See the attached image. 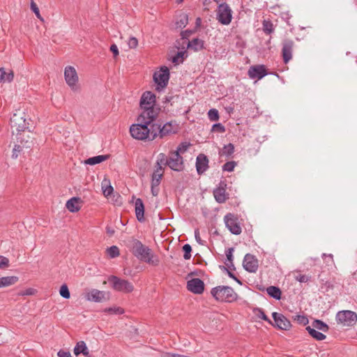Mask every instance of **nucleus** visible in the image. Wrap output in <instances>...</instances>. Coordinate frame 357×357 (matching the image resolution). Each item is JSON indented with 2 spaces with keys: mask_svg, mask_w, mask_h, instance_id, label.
Wrapping results in <instances>:
<instances>
[{
  "mask_svg": "<svg viewBox=\"0 0 357 357\" xmlns=\"http://www.w3.org/2000/svg\"><path fill=\"white\" fill-rule=\"evenodd\" d=\"M131 251L138 259L150 265L156 266L160 263L159 258L153 254L151 249L137 239L132 241Z\"/></svg>",
  "mask_w": 357,
  "mask_h": 357,
  "instance_id": "nucleus-1",
  "label": "nucleus"
},
{
  "mask_svg": "<svg viewBox=\"0 0 357 357\" xmlns=\"http://www.w3.org/2000/svg\"><path fill=\"white\" fill-rule=\"evenodd\" d=\"M208 119L212 121H218L219 119V113L216 109H211L208 112Z\"/></svg>",
  "mask_w": 357,
  "mask_h": 357,
  "instance_id": "nucleus-45",
  "label": "nucleus"
},
{
  "mask_svg": "<svg viewBox=\"0 0 357 357\" xmlns=\"http://www.w3.org/2000/svg\"><path fill=\"white\" fill-rule=\"evenodd\" d=\"M128 45L130 48L134 49L138 45V40L135 37H130L129 38Z\"/></svg>",
  "mask_w": 357,
  "mask_h": 357,
  "instance_id": "nucleus-53",
  "label": "nucleus"
},
{
  "mask_svg": "<svg viewBox=\"0 0 357 357\" xmlns=\"http://www.w3.org/2000/svg\"><path fill=\"white\" fill-rule=\"evenodd\" d=\"M294 42L290 39L282 41V56L284 63H287L292 59Z\"/></svg>",
  "mask_w": 357,
  "mask_h": 357,
  "instance_id": "nucleus-14",
  "label": "nucleus"
},
{
  "mask_svg": "<svg viewBox=\"0 0 357 357\" xmlns=\"http://www.w3.org/2000/svg\"><path fill=\"white\" fill-rule=\"evenodd\" d=\"M192 31L190 30H185L184 31H182L181 33V38L183 39L188 38L192 34Z\"/></svg>",
  "mask_w": 357,
  "mask_h": 357,
  "instance_id": "nucleus-60",
  "label": "nucleus"
},
{
  "mask_svg": "<svg viewBox=\"0 0 357 357\" xmlns=\"http://www.w3.org/2000/svg\"><path fill=\"white\" fill-rule=\"evenodd\" d=\"M105 312L112 313V314H123L124 312V310L121 307H109L105 309Z\"/></svg>",
  "mask_w": 357,
  "mask_h": 357,
  "instance_id": "nucleus-51",
  "label": "nucleus"
},
{
  "mask_svg": "<svg viewBox=\"0 0 357 357\" xmlns=\"http://www.w3.org/2000/svg\"><path fill=\"white\" fill-rule=\"evenodd\" d=\"M64 77L68 85L74 90L78 81V76L75 69L72 66L66 67L64 71Z\"/></svg>",
  "mask_w": 357,
  "mask_h": 357,
  "instance_id": "nucleus-16",
  "label": "nucleus"
},
{
  "mask_svg": "<svg viewBox=\"0 0 357 357\" xmlns=\"http://www.w3.org/2000/svg\"><path fill=\"white\" fill-rule=\"evenodd\" d=\"M275 324L272 326L281 330L288 331L291 328V324L290 321L286 318L282 314L274 312L272 313Z\"/></svg>",
  "mask_w": 357,
  "mask_h": 357,
  "instance_id": "nucleus-13",
  "label": "nucleus"
},
{
  "mask_svg": "<svg viewBox=\"0 0 357 357\" xmlns=\"http://www.w3.org/2000/svg\"><path fill=\"white\" fill-rule=\"evenodd\" d=\"M74 354L76 356L82 354L84 356L89 357L88 347L84 341H79L77 343L74 348Z\"/></svg>",
  "mask_w": 357,
  "mask_h": 357,
  "instance_id": "nucleus-26",
  "label": "nucleus"
},
{
  "mask_svg": "<svg viewBox=\"0 0 357 357\" xmlns=\"http://www.w3.org/2000/svg\"><path fill=\"white\" fill-rule=\"evenodd\" d=\"M156 165L168 166L176 172H181L184 169L183 159L178 152H170L167 157L165 153H160L158 156Z\"/></svg>",
  "mask_w": 357,
  "mask_h": 357,
  "instance_id": "nucleus-3",
  "label": "nucleus"
},
{
  "mask_svg": "<svg viewBox=\"0 0 357 357\" xmlns=\"http://www.w3.org/2000/svg\"><path fill=\"white\" fill-rule=\"evenodd\" d=\"M14 74L12 70L6 73L3 68H0V82H10L13 80Z\"/></svg>",
  "mask_w": 357,
  "mask_h": 357,
  "instance_id": "nucleus-31",
  "label": "nucleus"
},
{
  "mask_svg": "<svg viewBox=\"0 0 357 357\" xmlns=\"http://www.w3.org/2000/svg\"><path fill=\"white\" fill-rule=\"evenodd\" d=\"M84 298L89 301L100 303L105 300V292L93 289L85 293Z\"/></svg>",
  "mask_w": 357,
  "mask_h": 357,
  "instance_id": "nucleus-20",
  "label": "nucleus"
},
{
  "mask_svg": "<svg viewBox=\"0 0 357 357\" xmlns=\"http://www.w3.org/2000/svg\"><path fill=\"white\" fill-rule=\"evenodd\" d=\"M31 9L40 20L43 21V18L40 14L39 8L33 0L31 1Z\"/></svg>",
  "mask_w": 357,
  "mask_h": 357,
  "instance_id": "nucleus-47",
  "label": "nucleus"
},
{
  "mask_svg": "<svg viewBox=\"0 0 357 357\" xmlns=\"http://www.w3.org/2000/svg\"><path fill=\"white\" fill-rule=\"evenodd\" d=\"M336 319L344 326H351L357 321V314L350 310L340 311L336 314Z\"/></svg>",
  "mask_w": 357,
  "mask_h": 357,
  "instance_id": "nucleus-10",
  "label": "nucleus"
},
{
  "mask_svg": "<svg viewBox=\"0 0 357 357\" xmlns=\"http://www.w3.org/2000/svg\"><path fill=\"white\" fill-rule=\"evenodd\" d=\"M266 68L264 65H255L250 67L248 75L251 79H261L267 75Z\"/></svg>",
  "mask_w": 357,
  "mask_h": 357,
  "instance_id": "nucleus-18",
  "label": "nucleus"
},
{
  "mask_svg": "<svg viewBox=\"0 0 357 357\" xmlns=\"http://www.w3.org/2000/svg\"><path fill=\"white\" fill-rule=\"evenodd\" d=\"M190 146V144L189 142H182L178 145L174 152H178V154L183 153L188 150Z\"/></svg>",
  "mask_w": 357,
  "mask_h": 357,
  "instance_id": "nucleus-46",
  "label": "nucleus"
},
{
  "mask_svg": "<svg viewBox=\"0 0 357 357\" xmlns=\"http://www.w3.org/2000/svg\"><path fill=\"white\" fill-rule=\"evenodd\" d=\"M195 238H196V241L199 243V244H202V242H201V238L199 236V230L197 229L195 230Z\"/></svg>",
  "mask_w": 357,
  "mask_h": 357,
  "instance_id": "nucleus-62",
  "label": "nucleus"
},
{
  "mask_svg": "<svg viewBox=\"0 0 357 357\" xmlns=\"http://www.w3.org/2000/svg\"><path fill=\"white\" fill-rule=\"evenodd\" d=\"M155 103V95L151 91H145L143 93L140 99V107L154 108Z\"/></svg>",
  "mask_w": 357,
  "mask_h": 357,
  "instance_id": "nucleus-19",
  "label": "nucleus"
},
{
  "mask_svg": "<svg viewBox=\"0 0 357 357\" xmlns=\"http://www.w3.org/2000/svg\"><path fill=\"white\" fill-rule=\"evenodd\" d=\"M81 204L82 200L79 197H72L67 201L66 206L69 211L75 213L81 208Z\"/></svg>",
  "mask_w": 357,
  "mask_h": 357,
  "instance_id": "nucleus-22",
  "label": "nucleus"
},
{
  "mask_svg": "<svg viewBox=\"0 0 357 357\" xmlns=\"http://www.w3.org/2000/svg\"><path fill=\"white\" fill-rule=\"evenodd\" d=\"M212 296L220 302L232 303L238 298V294L229 286H217L211 291Z\"/></svg>",
  "mask_w": 357,
  "mask_h": 357,
  "instance_id": "nucleus-4",
  "label": "nucleus"
},
{
  "mask_svg": "<svg viewBox=\"0 0 357 357\" xmlns=\"http://www.w3.org/2000/svg\"><path fill=\"white\" fill-rule=\"evenodd\" d=\"M22 151V146L20 144L15 145L13 149L12 158L14 159L17 158L19 153Z\"/></svg>",
  "mask_w": 357,
  "mask_h": 357,
  "instance_id": "nucleus-50",
  "label": "nucleus"
},
{
  "mask_svg": "<svg viewBox=\"0 0 357 357\" xmlns=\"http://www.w3.org/2000/svg\"><path fill=\"white\" fill-rule=\"evenodd\" d=\"M224 221L227 228L231 234L238 235L241 233V227L238 222V218L236 215L231 213H227L224 217Z\"/></svg>",
  "mask_w": 357,
  "mask_h": 357,
  "instance_id": "nucleus-11",
  "label": "nucleus"
},
{
  "mask_svg": "<svg viewBox=\"0 0 357 357\" xmlns=\"http://www.w3.org/2000/svg\"><path fill=\"white\" fill-rule=\"evenodd\" d=\"M236 166V162L235 161H229L223 165L222 170L225 172H231L234 171Z\"/></svg>",
  "mask_w": 357,
  "mask_h": 357,
  "instance_id": "nucleus-43",
  "label": "nucleus"
},
{
  "mask_svg": "<svg viewBox=\"0 0 357 357\" xmlns=\"http://www.w3.org/2000/svg\"><path fill=\"white\" fill-rule=\"evenodd\" d=\"M10 121L11 128L13 129V134H15L17 135V140L20 141L21 144H23L24 140L21 137V132L29 129L26 119L24 116L21 114H14L10 118Z\"/></svg>",
  "mask_w": 357,
  "mask_h": 357,
  "instance_id": "nucleus-5",
  "label": "nucleus"
},
{
  "mask_svg": "<svg viewBox=\"0 0 357 357\" xmlns=\"http://www.w3.org/2000/svg\"><path fill=\"white\" fill-rule=\"evenodd\" d=\"M107 252L111 258H114L119 255V249L117 246L112 245L107 248Z\"/></svg>",
  "mask_w": 357,
  "mask_h": 357,
  "instance_id": "nucleus-39",
  "label": "nucleus"
},
{
  "mask_svg": "<svg viewBox=\"0 0 357 357\" xmlns=\"http://www.w3.org/2000/svg\"><path fill=\"white\" fill-rule=\"evenodd\" d=\"M24 144L26 145V148L29 149L31 147V142H29L28 140H26L24 142Z\"/></svg>",
  "mask_w": 357,
  "mask_h": 357,
  "instance_id": "nucleus-63",
  "label": "nucleus"
},
{
  "mask_svg": "<svg viewBox=\"0 0 357 357\" xmlns=\"http://www.w3.org/2000/svg\"><path fill=\"white\" fill-rule=\"evenodd\" d=\"M58 357H70V353L64 350H60L57 354Z\"/></svg>",
  "mask_w": 357,
  "mask_h": 357,
  "instance_id": "nucleus-59",
  "label": "nucleus"
},
{
  "mask_svg": "<svg viewBox=\"0 0 357 357\" xmlns=\"http://www.w3.org/2000/svg\"><path fill=\"white\" fill-rule=\"evenodd\" d=\"M19 280L17 276H6L0 278V288L11 286Z\"/></svg>",
  "mask_w": 357,
  "mask_h": 357,
  "instance_id": "nucleus-28",
  "label": "nucleus"
},
{
  "mask_svg": "<svg viewBox=\"0 0 357 357\" xmlns=\"http://www.w3.org/2000/svg\"><path fill=\"white\" fill-rule=\"evenodd\" d=\"M188 23V15L185 13L180 14L176 19L175 26L176 29H183L186 26Z\"/></svg>",
  "mask_w": 357,
  "mask_h": 357,
  "instance_id": "nucleus-30",
  "label": "nucleus"
},
{
  "mask_svg": "<svg viewBox=\"0 0 357 357\" xmlns=\"http://www.w3.org/2000/svg\"><path fill=\"white\" fill-rule=\"evenodd\" d=\"M244 268L250 273H255L258 269V259L251 254H246L243 261Z\"/></svg>",
  "mask_w": 357,
  "mask_h": 357,
  "instance_id": "nucleus-17",
  "label": "nucleus"
},
{
  "mask_svg": "<svg viewBox=\"0 0 357 357\" xmlns=\"http://www.w3.org/2000/svg\"><path fill=\"white\" fill-rule=\"evenodd\" d=\"M208 169V159L203 153L197 155L196 159V169L199 175L203 174Z\"/></svg>",
  "mask_w": 357,
  "mask_h": 357,
  "instance_id": "nucleus-21",
  "label": "nucleus"
},
{
  "mask_svg": "<svg viewBox=\"0 0 357 357\" xmlns=\"http://www.w3.org/2000/svg\"><path fill=\"white\" fill-rule=\"evenodd\" d=\"M157 168L152 174V185H159L163 176V167L162 165H156Z\"/></svg>",
  "mask_w": 357,
  "mask_h": 357,
  "instance_id": "nucleus-25",
  "label": "nucleus"
},
{
  "mask_svg": "<svg viewBox=\"0 0 357 357\" xmlns=\"http://www.w3.org/2000/svg\"><path fill=\"white\" fill-rule=\"evenodd\" d=\"M204 40L199 38H194L191 41H189L188 43V48L190 50H192L195 52H198L204 48Z\"/></svg>",
  "mask_w": 357,
  "mask_h": 357,
  "instance_id": "nucleus-27",
  "label": "nucleus"
},
{
  "mask_svg": "<svg viewBox=\"0 0 357 357\" xmlns=\"http://www.w3.org/2000/svg\"><path fill=\"white\" fill-rule=\"evenodd\" d=\"M306 330L308 331L309 334L316 339L317 340H323L326 338V335H324L322 333L319 332L313 328L312 326H308L306 327Z\"/></svg>",
  "mask_w": 357,
  "mask_h": 357,
  "instance_id": "nucleus-34",
  "label": "nucleus"
},
{
  "mask_svg": "<svg viewBox=\"0 0 357 357\" xmlns=\"http://www.w3.org/2000/svg\"><path fill=\"white\" fill-rule=\"evenodd\" d=\"M110 50L114 54V57L119 55V49L115 44L110 46Z\"/></svg>",
  "mask_w": 357,
  "mask_h": 357,
  "instance_id": "nucleus-58",
  "label": "nucleus"
},
{
  "mask_svg": "<svg viewBox=\"0 0 357 357\" xmlns=\"http://www.w3.org/2000/svg\"><path fill=\"white\" fill-rule=\"evenodd\" d=\"M109 158V155H100L89 158L84 161L86 165H94L107 160Z\"/></svg>",
  "mask_w": 357,
  "mask_h": 357,
  "instance_id": "nucleus-29",
  "label": "nucleus"
},
{
  "mask_svg": "<svg viewBox=\"0 0 357 357\" xmlns=\"http://www.w3.org/2000/svg\"><path fill=\"white\" fill-rule=\"evenodd\" d=\"M224 270H225L229 275V278L234 279L236 282H238L240 284H242L241 281L238 279L234 273H232L230 271H229L226 267L223 266Z\"/></svg>",
  "mask_w": 357,
  "mask_h": 357,
  "instance_id": "nucleus-55",
  "label": "nucleus"
},
{
  "mask_svg": "<svg viewBox=\"0 0 357 357\" xmlns=\"http://www.w3.org/2000/svg\"><path fill=\"white\" fill-rule=\"evenodd\" d=\"M294 320L296 321L299 324L305 326L308 324L309 321L306 316L297 314L293 317Z\"/></svg>",
  "mask_w": 357,
  "mask_h": 357,
  "instance_id": "nucleus-41",
  "label": "nucleus"
},
{
  "mask_svg": "<svg viewBox=\"0 0 357 357\" xmlns=\"http://www.w3.org/2000/svg\"><path fill=\"white\" fill-rule=\"evenodd\" d=\"M263 30L266 34H271L273 31V25L271 21L263 22Z\"/></svg>",
  "mask_w": 357,
  "mask_h": 357,
  "instance_id": "nucleus-38",
  "label": "nucleus"
},
{
  "mask_svg": "<svg viewBox=\"0 0 357 357\" xmlns=\"http://www.w3.org/2000/svg\"><path fill=\"white\" fill-rule=\"evenodd\" d=\"M130 135L135 139L142 141H153L156 138L153 124H148L139 122L134 123L130 127Z\"/></svg>",
  "mask_w": 357,
  "mask_h": 357,
  "instance_id": "nucleus-2",
  "label": "nucleus"
},
{
  "mask_svg": "<svg viewBox=\"0 0 357 357\" xmlns=\"http://www.w3.org/2000/svg\"><path fill=\"white\" fill-rule=\"evenodd\" d=\"M213 195L218 203H224L229 198L225 187L219 186L213 190Z\"/></svg>",
  "mask_w": 357,
  "mask_h": 357,
  "instance_id": "nucleus-23",
  "label": "nucleus"
},
{
  "mask_svg": "<svg viewBox=\"0 0 357 357\" xmlns=\"http://www.w3.org/2000/svg\"><path fill=\"white\" fill-rule=\"evenodd\" d=\"M234 152V146L231 143L225 145L220 151L219 154L220 156L230 157Z\"/></svg>",
  "mask_w": 357,
  "mask_h": 357,
  "instance_id": "nucleus-33",
  "label": "nucleus"
},
{
  "mask_svg": "<svg viewBox=\"0 0 357 357\" xmlns=\"http://www.w3.org/2000/svg\"><path fill=\"white\" fill-rule=\"evenodd\" d=\"M267 294L272 298L280 300L281 298L282 291L278 287L270 286L266 289Z\"/></svg>",
  "mask_w": 357,
  "mask_h": 357,
  "instance_id": "nucleus-32",
  "label": "nucleus"
},
{
  "mask_svg": "<svg viewBox=\"0 0 357 357\" xmlns=\"http://www.w3.org/2000/svg\"><path fill=\"white\" fill-rule=\"evenodd\" d=\"M253 312L259 319L264 320L268 324L273 325L272 321L266 315L264 311L261 308L255 307L253 310Z\"/></svg>",
  "mask_w": 357,
  "mask_h": 357,
  "instance_id": "nucleus-35",
  "label": "nucleus"
},
{
  "mask_svg": "<svg viewBox=\"0 0 357 357\" xmlns=\"http://www.w3.org/2000/svg\"><path fill=\"white\" fill-rule=\"evenodd\" d=\"M59 294L63 298H64L66 299H68L70 297V294L68 287L66 284H63V285H61L60 290H59Z\"/></svg>",
  "mask_w": 357,
  "mask_h": 357,
  "instance_id": "nucleus-40",
  "label": "nucleus"
},
{
  "mask_svg": "<svg viewBox=\"0 0 357 357\" xmlns=\"http://www.w3.org/2000/svg\"><path fill=\"white\" fill-rule=\"evenodd\" d=\"M312 326L313 328H314L315 329L322 331L324 332H325L328 330V326L325 323H324L322 321L318 320V319L314 320L312 322Z\"/></svg>",
  "mask_w": 357,
  "mask_h": 357,
  "instance_id": "nucleus-37",
  "label": "nucleus"
},
{
  "mask_svg": "<svg viewBox=\"0 0 357 357\" xmlns=\"http://www.w3.org/2000/svg\"><path fill=\"white\" fill-rule=\"evenodd\" d=\"M200 22H201V19L199 17L197 18V20H196L197 25H199Z\"/></svg>",
  "mask_w": 357,
  "mask_h": 357,
  "instance_id": "nucleus-64",
  "label": "nucleus"
},
{
  "mask_svg": "<svg viewBox=\"0 0 357 357\" xmlns=\"http://www.w3.org/2000/svg\"><path fill=\"white\" fill-rule=\"evenodd\" d=\"M162 357H191L190 356L181 355L178 354L165 353Z\"/></svg>",
  "mask_w": 357,
  "mask_h": 357,
  "instance_id": "nucleus-57",
  "label": "nucleus"
},
{
  "mask_svg": "<svg viewBox=\"0 0 357 357\" xmlns=\"http://www.w3.org/2000/svg\"><path fill=\"white\" fill-rule=\"evenodd\" d=\"M113 190V187L109 185L103 189V195L105 197H108L112 193Z\"/></svg>",
  "mask_w": 357,
  "mask_h": 357,
  "instance_id": "nucleus-56",
  "label": "nucleus"
},
{
  "mask_svg": "<svg viewBox=\"0 0 357 357\" xmlns=\"http://www.w3.org/2000/svg\"><path fill=\"white\" fill-rule=\"evenodd\" d=\"M137 118L138 122H142L149 126L154 124L153 122L158 115V108H144Z\"/></svg>",
  "mask_w": 357,
  "mask_h": 357,
  "instance_id": "nucleus-12",
  "label": "nucleus"
},
{
  "mask_svg": "<svg viewBox=\"0 0 357 357\" xmlns=\"http://www.w3.org/2000/svg\"><path fill=\"white\" fill-rule=\"evenodd\" d=\"M211 130L213 132H217L222 133V132H225V126L223 125H222L221 123H218L214 124L212 126V130Z\"/></svg>",
  "mask_w": 357,
  "mask_h": 357,
  "instance_id": "nucleus-48",
  "label": "nucleus"
},
{
  "mask_svg": "<svg viewBox=\"0 0 357 357\" xmlns=\"http://www.w3.org/2000/svg\"><path fill=\"white\" fill-rule=\"evenodd\" d=\"M135 214L138 221H144V206L141 199L138 198L135 201Z\"/></svg>",
  "mask_w": 357,
  "mask_h": 357,
  "instance_id": "nucleus-24",
  "label": "nucleus"
},
{
  "mask_svg": "<svg viewBox=\"0 0 357 357\" xmlns=\"http://www.w3.org/2000/svg\"><path fill=\"white\" fill-rule=\"evenodd\" d=\"M233 248H229L225 251V255L227 256V259L228 261V263H225L226 266L230 268V269H235L234 265L233 264V252H234Z\"/></svg>",
  "mask_w": 357,
  "mask_h": 357,
  "instance_id": "nucleus-36",
  "label": "nucleus"
},
{
  "mask_svg": "<svg viewBox=\"0 0 357 357\" xmlns=\"http://www.w3.org/2000/svg\"><path fill=\"white\" fill-rule=\"evenodd\" d=\"M216 16L220 24L228 25L232 20V10L227 3H220L218 6Z\"/></svg>",
  "mask_w": 357,
  "mask_h": 357,
  "instance_id": "nucleus-9",
  "label": "nucleus"
},
{
  "mask_svg": "<svg viewBox=\"0 0 357 357\" xmlns=\"http://www.w3.org/2000/svg\"><path fill=\"white\" fill-rule=\"evenodd\" d=\"M296 280L301 283H306L309 280V277L305 275L299 274L296 276Z\"/></svg>",
  "mask_w": 357,
  "mask_h": 357,
  "instance_id": "nucleus-54",
  "label": "nucleus"
},
{
  "mask_svg": "<svg viewBox=\"0 0 357 357\" xmlns=\"http://www.w3.org/2000/svg\"><path fill=\"white\" fill-rule=\"evenodd\" d=\"M187 289L195 294H202L204 291V283L199 278H192L187 282Z\"/></svg>",
  "mask_w": 357,
  "mask_h": 357,
  "instance_id": "nucleus-15",
  "label": "nucleus"
},
{
  "mask_svg": "<svg viewBox=\"0 0 357 357\" xmlns=\"http://www.w3.org/2000/svg\"><path fill=\"white\" fill-rule=\"evenodd\" d=\"M154 131L156 134V137L163 138L173 134H176L179 130V126L175 121L167 122L161 127L159 124H153Z\"/></svg>",
  "mask_w": 357,
  "mask_h": 357,
  "instance_id": "nucleus-6",
  "label": "nucleus"
},
{
  "mask_svg": "<svg viewBox=\"0 0 357 357\" xmlns=\"http://www.w3.org/2000/svg\"><path fill=\"white\" fill-rule=\"evenodd\" d=\"M183 250L184 252L183 258L188 260L191 258L192 247L189 244H185L183 246Z\"/></svg>",
  "mask_w": 357,
  "mask_h": 357,
  "instance_id": "nucleus-44",
  "label": "nucleus"
},
{
  "mask_svg": "<svg viewBox=\"0 0 357 357\" xmlns=\"http://www.w3.org/2000/svg\"><path fill=\"white\" fill-rule=\"evenodd\" d=\"M158 185H151V192L153 196H157L158 194Z\"/></svg>",
  "mask_w": 357,
  "mask_h": 357,
  "instance_id": "nucleus-61",
  "label": "nucleus"
},
{
  "mask_svg": "<svg viewBox=\"0 0 357 357\" xmlns=\"http://www.w3.org/2000/svg\"><path fill=\"white\" fill-rule=\"evenodd\" d=\"M109 281L112 283V288L117 291L130 293L134 290V286L127 280L112 275L109 277Z\"/></svg>",
  "mask_w": 357,
  "mask_h": 357,
  "instance_id": "nucleus-7",
  "label": "nucleus"
},
{
  "mask_svg": "<svg viewBox=\"0 0 357 357\" xmlns=\"http://www.w3.org/2000/svg\"><path fill=\"white\" fill-rule=\"evenodd\" d=\"M169 79V70L166 66L161 67L159 71L153 74V80L155 82L157 91H161L165 89Z\"/></svg>",
  "mask_w": 357,
  "mask_h": 357,
  "instance_id": "nucleus-8",
  "label": "nucleus"
},
{
  "mask_svg": "<svg viewBox=\"0 0 357 357\" xmlns=\"http://www.w3.org/2000/svg\"><path fill=\"white\" fill-rule=\"evenodd\" d=\"M9 266V259L3 256L0 255V268H5Z\"/></svg>",
  "mask_w": 357,
  "mask_h": 357,
  "instance_id": "nucleus-52",
  "label": "nucleus"
},
{
  "mask_svg": "<svg viewBox=\"0 0 357 357\" xmlns=\"http://www.w3.org/2000/svg\"><path fill=\"white\" fill-rule=\"evenodd\" d=\"M37 293V290L33 288H27L25 290L20 291L17 293V295L20 296H33L36 295Z\"/></svg>",
  "mask_w": 357,
  "mask_h": 357,
  "instance_id": "nucleus-42",
  "label": "nucleus"
},
{
  "mask_svg": "<svg viewBox=\"0 0 357 357\" xmlns=\"http://www.w3.org/2000/svg\"><path fill=\"white\" fill-rule=\"evenodd\" d=\"M184 54V52H178L177 54L172 57V62L174 63H178L179 62H182Z\"/></svg>",
  "mask_w": 357,
  "mask_h": 357,
  "instance_id": "nucleus-49",
  "label": "nucleus"
}]
</instances>
